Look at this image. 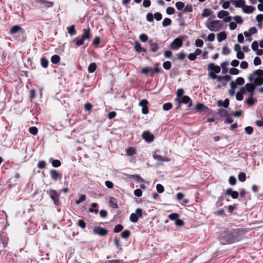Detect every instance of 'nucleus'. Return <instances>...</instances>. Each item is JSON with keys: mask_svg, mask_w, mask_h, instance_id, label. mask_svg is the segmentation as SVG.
Listing matches in <instances>:
<instances>
[{"mask_svg": "<svg viewBox=\"0 0 263 263\" xmlns=\"http://www.w3.org/2000/svg\"><path fill=\"white\" fill-rule=\"evenodd\" d=\"M243 234V231L238 229L226 232L220 238L221 243L223 245L234 243L239 240Z\"/></svg>", "mask_w": 263, "mask_h": 263, "instance_id": "f257e3e1", "label": "nucleus"}, {"mask_svg": "<svg viewBox=\"0 0 263 263\" xmlns=\"http://www.w3.org/2000/svg\"><path fill=\"white\" fill-rule=\"evenodd\" d=\"M248 80L251 82L254 81V84L256 86L261 85L263 83V70L261 69L255 70L248 77Z\"/></svg>", "mask_w": 263, "mask_h": 263, "instance_id": "f03ea898", "label": "nucleus"}, {"mask_svg": "<svg viewBox=\"0 0 263 263\" xmlns=\"http://www.w3.org/2000/svg\"><path fill=\"white\" fill-rule=\"evenodd\" d=\"M91 37L90 29L88 27L87 29L83 30V32L81 37L76 38L73 42L75 43L76 45L80 46L84 44L85 41H89L91 39Z\"/></svg>", "mask_w": 263, "mask_h": 263, "instance_id": "7ed1b4c3", "label": "nucleus"}, {"mask_svg": "<svg viewBox=\"0 0 263 263\" xmlns=\"http://www.w3.org/2000/svg\"><path fill=\"white\" fill-rule=\"evenodd\" d=\"M222 24L219 20H211L209 18L205 24L206 27L211 31L216 32L222 27Z\"/></svg>", "mask_w": 263, "mask_h": 263, "instance_id": "20e7f679", "label": "nucleus"}, {"mask_svg": "<svg viewBox=\"0 0 263 263\" xmlns=\"http://www.w3.org/2000/svg\"><path fill=\"white\" fill-rule=\"evenodd\" d=\"M209 76L212 79H216L217 82H220L222 80H230L231 77L229 75L226 76H217L214 71H211L209 73Z\"/></svg>", "mask_w": 263, "mask_h": 263, "instance_id": "39448f33", "label": "nucleus"}, {"mask_svg": "<svg viewBox=\"0 0 263 263\" xmlns=\"http://www.w3.org/2000/svg\"><path fill=\"white\" fill-rule=\"evenodd\" d=\"M135 212V213H132L130 216V220L133 223L137 222L139 217H142V210L141 209H137Z\"/></svg>", "mask_w": 263, "mask_h": 263, "instance_id": "423d86ee", "label": "nucleus"}, {"mask_svg": "<svg viewBox=\"0 0 263 263\" xmlns=\"http://www.w3.org/2000/svg\"><path fill=\"white\" fill-rule=\"evenodd\" d=\"M182 37L175 39L170 45V48L172 49L177 50L182 45Z\"/></svg>", "mask_w": 263, "mask_h": 263, "instance_id": "0eeeda50", "label": "nucleus"}, {"mask_svg": "<svg viewBox=\"0 0 263 263\" xmlns=\"http://www.w3.org/2000/svg\"><path fill=\"white\" fill-rule=\"evenodd\" d=\"M229 14L227 11L221 10L218 13L217 16L219 18H223L224 22L228 23L232 20V17L228 16Z\"/></svg>", "mask_w": 263, "mask_h": 263, "instance_id": "6e6552de", "label": "nucleus"}, {"mask_svg": "<svg viewBox=\"0 0 263 263\" xmlns=\"http://www.w3.org/2000/svg\"><path fill=\"white\" fill-rule=\"evenodd\" d=\"M176 102L178 104L184 103L187 104L190 103L189 107H191L192 105V101L190 98L187 96H184L181 98H176L175 100Z\"/></svg>", "mask_w": 263, "mask_h": 263, "instance_id": "1a4fd4ad", "label": "nucleus"}, {"mask_svg": "<svg viewBox=\"0 0 263 263\" xmlns=\"http://www.w3.org/2000/svg\"><path fill=\"white\" fill-rule=\"evenodd\" d=\"M50 198L53 200L55 204H58L59 203V195L55 191L51 190L48 192Z\"/></svg>", "mask_w": 263, "mask_h": 263, "instance_id": "9d476101", "label": "nucleus"}, {"mask_svg": "<svg viewBox=\"0 0 263 263\" xmlns=\"http://www.w3.org/2000/svg\"><path fill=\"white\" fill-rule=\"evenodd\" d=\"M148 101L146 99H143L139 102V105L142 107V112L144 115L148 113L147 107Z\"/></svg>", "mask_w": 263, "mask_h": 263, "instance_id": "9b49d317", "label": "nucleus"}, {"mask_svg": "<svg viewBox=\"0 0 263 263\" xmlns=\"http://www.w3.org/2000/svg\"><path fill=\"white\" fill-rule=\"evenodd\" d=\"M142 138L147 142H151L154 140V136L148 131H145L142 135Z\"/></svg>", "mask_w": 263, "mask_h": 263, "instance_id": "f8f14e48", "label": "nucleus"}, {"mask_svg": "<svg viewBox=\"0 0 263 263\" xmlns=\"http://www.w3.org/2000/svg\"><path fill=\"white\" fill-rule=\"evenodd\" d=\"M50 175L52 179L56 181L61 178V175L55 170H51L50 171Z\"/></svg>", "mask_w": 263, "mask_h": 263, "instance_id": "ddd939ff", "label": "nucleus"}, {"mask_svg": "<svg viewBox=\"0 0 263 263\" xmlns=\"http://www.w3.org/2000/svg\"><path fill=\"white\" fill-rule=\"evenodd\" d=\"M208 68L209 70L214 71L215 73H219L220 71V67L215 65L214 63H211L208 65Z\"/></svg>", "mask_w": 263, "mask_h": 263, "instance_id": "4468645a", "label": "nucleus"}, {"mask_svg": "<svg viewBox=\"0 0 263 263\" xmlns=\"http://www.w3.org/2000/svg\"><path fill=\"white\" fill-rule=\"evenodd\" d=\"M226 195H230L233 199H236L238 197V193L237 191H234L231 188L228 189L226 192Z\"/></svg>", "mask_w": 263, "mask_h": 263, "instance_id": "2eb2a0df", "label": "nucleus"}, {"mask_svg": "<svg viewBox=\"0 0 263 263\" xmlns=\"http://www.w3.org/2000/svg\"><path fill=\"white\" fill-rule=\"evenodd\" d=\"M153 157L155 160H157L158 161L168 162L170 161V159L167 157H163L156 153L154 154Z\"/></svg>", "mask_w": 263, "mask_h": 263, "instance_id": "dca6fc26", "label": "nucleus"}, {"mask_svg": "<svg viewBox=\"0 0 263 263\" xmlns=\"http://www.w3.org/2000/svg\"><path fill=\"white\" fill-rule=\"evenodd\" d=\"M93 232L100 236H105L107 233V231L102 228H97L94 229Z\"/></svg>", "mask_w": 263, "mask_h": 263, "instance_id": "f3484780", "label": "nucleus"}, {"mask_svg": "<svg viewBox=\"0 0 263 263\" xmlns=\"http://www.w3.org/2000/svg\"><path fill=\"white\" fill-rule=\"evenodd\" d=\"M257 31V30L256 28L254 27H253L250 28L248 31H245L244 32V35L246 37H249L254 34H255Z\"/></svg>", "mask_w": 263, "mask_h": 263, "instance_id": "a211bd4d", "label": "nucleus"}, {"mask_svg": "<svg viewBox=\"0 0 263 263\" xmlns=\"http://www.w3.org/2000/svg\"><path fill=\"white\" fill-rule=\"evenodd\" d=\"M109 203L112 208L117 209L118 208L117 199L114 197H110L109 198Z\"/></svg>", "mask_w": 263, "mask_h": 263, "instance_id": "6ab92c4d", "label": "nucleus"}, {"mask_svg": "<svg viewBox=\"0 0 263 263\" xmlns=\"http://www.w3.org/2000/svg\"><path fill=\"white\" fill-rule=\"evenodd\" d=\"M217 105L219 106H223L225 108H227L229 105V100L228 99H226L224 101H218Z\"/></svg>", "mask_w": 263, "mask_h": 263, "instance_id": "aec40b11", "label": "nucleus"}, {"mask_svg": "<svg viewBox=\"0 0 263 263\" xmlns=\"http://www.w3.org/2000/svg\"><path fill=\"white\" fill-rule=\"evenodd\" d=\"M134 48L135 50L139 53L146 51V50L142 48L138 42H136Z\"/></svg>", "mask_w": 263, "mask_h": 263, "instance_id": "412c9836", "label": "nucleus"}, {"mask_svg": "<svg viewBox=\"0 0 263 263\" xmlns=\"http://www.w3.org/2000/svg\"><path fill=\"white\" fill-rule=\"evenodd\" d=\"M49 161L51 163L52 165L54 167H58L61 165V161L58 159H53V158H50Z\"/></svg>", "mask_w": 263, "mask_h": 263, "instance_id": "4be33fe9", "label": "nucleus"}, {"mask_svg": "<svg viewBox=\"0 0 263 263\" xmlns=\"http://www.w3.org/2000/svg\"><path fill=\"white\" fill-rule=\"evenodd\" d=\"M255 84H253L252 83H247L245 85V88H246V91L248 92L250 91H254L255 86Z\"/></svg>", "mask_w": 263, "mask_h": 263, "instance_id": "5701e85b", "label": "nucleus"}, {"mask_svg": "<svg viewBox=\"0 0 263 263\" xmlns=\"http://www.w3.org/2000/svg\"><path fill=\"white\" fill-rule=\"evenodd\" d=\"M217 37L218 41L220 42L227 38V34L224 32H221L217 34Z\"/></svg>", "mask_w": 263, "mask_h": 263, "instance_id": "b1692460", "label": "nucleus"}, {"mask_svg": "<svg viewBox=\"0 0 263 263\" xmlns=\"http://www.w3.org/2000/svg\"><path fill=\"white\" fill-rule=\"evenodd\" d=\"M21 29V28L20 26H19L18 25H15V26H12L10 28L9 32L11 34H13L18 32Z\"/></svg>", "mask_w": 263, "mask_h": 263, "instance_id": "393cba45", "label": "nucleus"}, {"mask_svg": "<svg viewBox=\"0 0 263 263\" xmlns=\"http://www.w3.org/2000/svg\"><path fill=\"white\" fill-rule=\"evenodd\" d=\"M68 32L71 36L76 34L77 31L75 29V26L74 25H71L68 28Z\"/></svg>", "mask_w": 263, "mask_h": 263, "instance_id": "a878e982", "label": "nucleus"}, {"mask_svg": "<svg viewBox=\"0 0 263 263\" xmlns=\"http://www.w3.org/2000/svg\"><path fill=\"white\" fill-rule=\"evenodd\" d=\"M151 72L150 73L149 76L153 77L154 75V73H158L161 72V69L158 67H155L151 68Z\"/></svg>", "mask_w": 263, "mask_h": 263, "instance_id": "bb28decb", "label": "nucleus"}, {"mask_svg": "<svg viewBox=\"0 0 263 263\" xmlns=\"http://www.w3.org/2000/svg\"><path fill=\"white\" fill-rule=\"evenodd\" d=\"M60 60V58L58 55L55 54L51 57V62L53 64H58Z\"/></svg>", "mask_w": 263, "mask_h": 263, "instance_id": "cd10ccee", "label": "nucleus"}, {"mask_svg": "<svg viewBox=\"0 0 263 263\" xmlns=\"http://www.w3.org/2000/svg\"><path fill=\"white\" fill-rule=\"evenodd\" d=\"M97 68V65L95 63H91L88 67V71L89 73L93 72Z\"/></svg>", "mask_w": 263, "mask_h": 263, "instance_id": "c85d7f7f", "label": "nucleus"}, {"mask_svg": "<svg viewBox=\"0 0 263 263\" xmlns=\"http://www.w3.org/2000/svg\"><path fill=\"white\" fill-rule=\"evenodd\" d=\"M253 7L251 6H244V8H243V11L246 13H248V14H250V13H251L253 12Z\"/></svg>", "mask_w": 263, "mask_h": 263, "instance_id": "c756f323", "label": "nucleus"}, {"mask_svg": "<svg viewBox=\"0 0 263 263\" xmlns=\"http://www.w3.org/2000/svg\"><path fill=\"white\" fill-rule=\"evenodd\" d=\"M245 2L242 0H237L236 1L235 5L236 7L242 8L244 7Z\"/></svg>", "mask_w": 263, "mask_h": 263, "instance_id": "7c9ffc66", "label": "nucleus"}, {"mask_svg": "<svg viewBox=\"0 0 263 263\" xmlns=\"http://www.w3.org/2000/svg\"><path fill=\"white\" fill-rule=\"evenodd\" d=\"M41 64L43 68H47L48 65V61L45 58H42L41 59Z\"/></svg>", "mask_w": 263, "mask_h": 263, "instance_id": "2f4dec72", "label": "nucleus"}, {"mask_svg": "<svg viewBox=\"0 0 263 263\" xmlns=\"http://www.w3.org/2000/svg\"><path fill=\"white\" fill-rule=\"evenodd\" d=\"M212 14V11L208 9H204L202 13L203 17H208Z\"/></svg>", "mask_w": 263, "mask_h": 263, "instance_id": "473e14b6", "label": "nucleus"}, {"mask_svg": "<svg viewBox=\"0 0 263 263\" xmlns=\"http://www.w3.org/2000/svg\"><path fill=\"white\" fill-rule=\"evenodd\" d=\"M175 6L178 10H181L184 7V4L182 2H178L176 3Z\"/></svg>", "mask_w": 263, "mask_h": 263, "instance_id": "72a5a7b5", "label": "nucleus"}, {"mask_svg": "<svg viewBox=\"0 0 263 263\" xmlns=\"http://www.w3.org/2000/svg\"><path fill=\"white\" fill-rule=\"evenodd\" d=\"M150 48L153 52H156L158 50V47L156 43L150 42Z\"/></svg>", "mask_w": 263, "mask_h": 263, "instance_id": "f704fd0d", "label": "nucleus"}, {"mask_svg": "<svg viewBox=\"0 0 263 263\" xmlns=\"http://www.w3.org/2000/svg\"><path fill=\"white\" fill-rule=\"evenodd\" d=\"M97 207V204L96 203H93L91 204V208L89 209V212L91 213L95 212L96 213H97L98 212V210L96 209Z\"/></svg>", "mask_w": 263, "mask_h": 263, "instance_id": "c9c22d12", "label": "nucleus"}, {"mask_svg": "<svg viewBox=\"0 0 263 263\" xmlns=\"http://www.w3.org/2000/svg\"><path fill=\"white\" fill-rule=\"evenodd\" d=\"M172 64L170 61H165L163 63V67L166 70H169L171 69Z\"/></svg>", "mask_w": 263, "mask_h": 263, "instance_id": "e433bc0d", "label": "nucleus"}, {"mask_svg": "<svg viewBox=\"0 0 263 263\" xmlns=\"http://www.w3.org/2000/svg\"><path fill=\"white\" fill-rule=\"evenodd\" d=\"M130 231L126 230L123 231L121 234V235L123 238H127L130 236Z\"/></svg>", "mask_w": 263, "mask_h": 263, "instance_id": "4c0bfd02", "label": "nucleus"}, {"mask_svg": "<svg viewBox=\"0 0 263 263\" xmlns=\"http://www.w3.org/2000/svg\"><path fill=\"white\" fill-rule=\"evenodd\" d=\"M29 132L33 135H36L37 134L38 129L36 127H31L29 128Z\"/></svg>", "mask_w": 263, "mask_h": 263, "instance_id": "58836bf2", "label": "nucleus"}, {"mask_svg": "<svg viewBox=\"0 0 263 263\" xmlns=\"http://www.w3.org/2000/svg\"><path fill=\"white\" fill-rule=\"evenodd\" d=\"M218 113H219V115L222 117H228L229 115L228 112V111L224 109H220Z\"/></svg>", "mask_w": 263, "mask_h": 263, "instance_id": "ea45409f", "label": "nucleus"}, {"mask_svg": "<svg viewBox=\"0 0 263 263\" xmlns=\"http://www.w3.org/2000/svg\"><path fill=\"white\" fill-rule=\"evenodd\" d=\"M136 153V150L134 147H129L126 151V154L128 156H132Z\"/></svg>", "mask_w": 263, "mask_h": 263, "instance_id": "a19ab883", "label": "nucleus"}, {"mask_svg": "<svg viewBox=\"0 0 263 263\" xmlns=\"http://www.w3.org/2000/svg\"><path fill=\"white\" fill-rule=\"evenodd\" d=\"M234 20L238 24H241L243 23V20L241 17L239 15H236L233 17Z\"/></svg>", "mask_w": 263, "mask_h": 263, "instance_id": "79ce46f5", "label": "nucleus"}, {"mask_svg": "<svg viewBox=\"0 0 263 263\" xmlns=\"http://www.w3.org/2000/svg\"><path fill=\"white\" fill-rule=\"evenodd\" d=\"M238 179L241 182H244L246 179V174L244 173H240L238 175Z\"/></svg>", "mask_w": 263, "mask_h": 263, "instance_id": "37998d69", "label": "nucleus"}, {"mask_svg": "<svg viewBox=\"0 0 263 263\" xmlns=\"http://www.w3.org/2000/svg\"><path fill=\"white\" fill-rule=\"evenodd\" d=\"M172 21L169 18H165L163 20L162 25L163 26L166 27L171 24Z\"/></svg>", "mask_w": 263, "mask_h": 263, "instance_id": "c03bdc74", "label": "nucleus"}, {"mask_svg": "<svg viewBox=\"0 0 263 263\" xmlns=\"http://www.w3.org/2000/svg\"><path fill=\"white\" fill-rule=\"evenodd\" d=\"M237 85H241L244 84L245 80L242 77H238L236 79L235 82Z\"/></svg>", "mask_w": 263, "mask_h": 263, "instance_id": "a18cd8bd", "label": "nucleus"}, {"mask_svg": "<svg viewBox=\"0 0 263 263\" xmlns=\"http://www.w3.org/2000/svg\"><path fill=\"white\" fill-rule=\"evenodd\" d=\"M179 217V215L177 213H172L168 215V218L171 220H176Z\"/></svg>", "mask_w": 263, "mask_h": 263, "instance_id": "49530a36", "label": "nucleus"}, {"mask_svg": "<svg viewBox=\"0 0 263 263\" xmlns=\"http://www.w3.org/2000/svg\"><path fill=\"white\" fill-rule=\"evenodd\" d=\"M172 107V104L171 103H166L163 104V109L164 110H169Z\"/></svg>", "mask_w": 263, "mask_h": 263, "instance_id": "de8ad7c7", "label": "nucleus"}, {"mask_svg": "<svg viewBox=\"0 0 263 263\" xmlns=\"http://www.w3.org/2000/svg\"><path fill=\"white\" fill-rule=\"evenodd\" d=\"M123 227L122 225H121V224H118V225L115 226V227L114 228V231L115 233H119L120 231H121L123 230Z\"/></svg>", "mask_w": 263, "mask_h": 263, "instance_id": "09e8293b", "label": "nucleus"}, {"mask_svg": "<svg viewBox=\"0 0 263 263\" xmlns=\"http://www.w3.org/2000/svg\"><path fill=\"white\" fill-rule=\"evenodd\" d=\"M46 162L45 161H40L37 164V167L40 169H43L46 167Z\"/></svg>", "mask_w": 263, "mask_h": 263, "instance_id": "8fccbe9b", "label": "nucleus"}, {"mask_svg": "<svg viewBox=\"0 0 263 263\" xmlns=\"http://www.w3.org/2000/svg\"><path fill=\"white\" fill-rule=\"evenodd\" d=\"M184 8L183 10V12H191L193 11L192 6L191 5H187Z\"/></svg>", "mask_w": 263, "mask_h": 263, "instance_id": "3c124183", "label": "nucleus"}, {"mask_svg": "<svg viewBox=\"0 0 263 263\" xmlns=\"http://www.w3.org/2000/svg\"><path fill=\"white\" fill-rule=\"evenodd\" d=\"M184 93V90L182 88L178 89L176 92L177 98H181Z\"/></svg>", "mask_w": 263, "mask_h": 263, "instance_id": "603ef678", "label": "nucleus"}, {"mask_svg": "<svg viewBox=\"0 0 263 263\" xmlns=\"http://www.w3.org/2000/svg\"><path fill=\"white\" fill-rule=\"evenodd\" d=\"M239 71L238 69L235 68H232L229 70V73L233 75H237L239 73Z\"/></svg>", "mask_w": 263, "mask_h": 263, "instance_id": "864d4df0", "label": "nucleus"}, {"mask_svg": "<svg viewBox=\"0 0 263 263\" xmlns=\"http://www.w3.org/2000/svg\"><path fill=\"white\" fill-rule=\"evenodd\" d=\"M230 53V49L227 47L224 46L222 49V53L224 55H228Z\"/></svg>", "mask_w": 263, "mask_h": 263, "instance_id": "5fc2aeb1", "label": "nucleus"}, {"mask_svg": "<svg viewBox=\"0 0 263 263\" xmlns=\"http://www.w3.org/2000/svg\"><path fill=\"white\" fill-rule=\"evenodd\" d=\"M139 39L143 42H145L148 40V36L145 34H141L139 36Z\"/></svg>", "mask_w": 263, "mask_h": 263, "instance_id": "6e6d98bb", "label": "nucleus"}, {"mask_svg": "<svg viewBox=\"0 0 263 263\" xmlns=\"http://www.w3.org/2000/svg\"><path fill=\"white\" fill-rule=\"evenodd\" d=\"M141 72L144 74H149L151 72V68H148L147 67H144L142 68L141 70Z\"/></svg>", "mask_w": 263, "mask_h": 263, "instance_id": "4d7b16f0", "label": "nucleus"}, {"mask_svg": "<svg viewBox=\"0 0 263 263\" xmlns=\"http://www.w3.org/2000/svg\"><path fill=\"white\" fill-rule=\"evenodd\" d=\"M156 189L158 192L160 193H163L164 191L163 186L160 184H158L156 185Z\"/></svg>", "mask_w": 263, "mask_h": 263, "instance_id": "13d9d810", "label": "nucleus"}, {"mask_svg": "<svg viewBox=\"0 0 263 263\" xmlns=\"http://www.w3.org/2000/svg\"><path fill=\"white\" fill-rule=\"evenodd\" d=\"M132 177L135 179H136L137 181H139V182H143L144 181V180L139 175H132Z\"/></svg>", "mask_w": 263, "mask_h": 263, "instance_id": "bf43d9fd", "label": "nucleus"}, {"mask_svg": "<svg viewBox=\"0 0 263 263\" xmlns=\"http://www.w3.org/2000/svg\"><path fill=\"white\" fill-rule=\"evenodd\" d=\"M251 47L252 50L254 51H256L258 49V43L257 41H254L251 45Z\"/></svg>", "mask_w": 263, "mask_h": 263, "instance_id": "052dcab7", "label": "nucleus"}, {"mask_svg": "<svg viewBox=\"0 0 263 263\" xmlns=\"http://www.w3.org/2000/svg\"><path fill=\"white\" fill-rule=\"evenodd\" d=\"M86 199V196L85 195H82L80 198L76 201V203L77 204H80L81 202L84 201Z\"/></svg>", "mask_w": 263, "mask_h": 263, "instance_id": "680f3d73", "label": "nucleus"}, {"mask_svg": "<svg viewBox=\"0 0 263 263\" xmlns=\"http://www.w3.org/2000/svg\"><path fill=\"white\" fill-rule=\"evenodd\" d=\"M203 45V42L202 40L200 39H197L195 41V45L197 47H201Z\"/></svg>", "mask_w": 263, "mask_h": 263, "instance_id": "e2e57ef3", "label": "nucleus"}, {"mask_svg": "<svg viewBox=\"0 0 263 263\" xmlns=\"http://www.w3.org/2000/svg\"><path fill=\"white\" fill-rule=\"evenodd\" d=\"M166 13L169 14L171 15L173 14L175 12V9L173 7H168L166 8Z\"/></svg>", "mask_w": 263, "mask_h": 263, "instance_id": "0e129e2a", "label": "nucleus"}, {"mask_svg": "<svg viewBox=\"0 0 263 263\" xmlns=\"http://www.w3.org/2000/svg\"><path fill=\"white\" fill-rule=\"evenodd\" d=\"M245 132L248 135H251L253 132V128L251 126H247L245 128Z\"/></svg>", "mask_w": 263, "mask_h": 263, "instance_id": "69168bd1", "label": "nucleus"}, {"mask_svg": "<svg viewBox=\"0 0 263 263\" xmlns=\"http://www.w3.org/2000/svg\"><path fill=\"white\" fill-rule=\"evenodd\" d=\"M146 20L148 22H153L154 20V16L152 13H148L146 15Z\"/></svg>", "mask_w": 263, "mask_h": 263, "instance_id": "338daca9", "label": "nucleus"}, {"mask_svg": "<svg viewBox=\"0 0 263 263\" xmlns=\"http://www.w3.org/2000/svg\"><path fill=\"white\" fill-rule=\"evenodd\" d=\"M246 102L249 106H252L254 103V100H253V98H249L248 99L246 100Z\"/></svg>", "mask_w": 263, "mask_h": 263, "instance_id": "774afa93", "label": "nucleus"}]
</instances>
